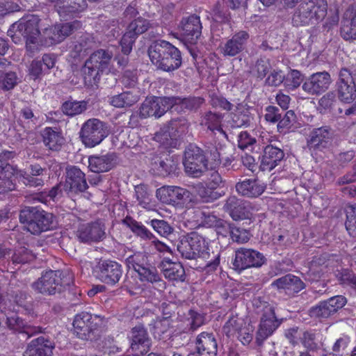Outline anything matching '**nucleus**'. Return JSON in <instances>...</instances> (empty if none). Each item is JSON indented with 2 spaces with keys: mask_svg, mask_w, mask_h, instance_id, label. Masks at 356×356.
<instances>
[{
  "mask_svg": "<svg viewBox=\"0 0 356 356\" xmlns=\"http://www.w3.org/2000/svg\"><path fill=\"white\" fill-rule=\"evenodd\" d=\"M177 250L186 259H204L207 262L205 268L208 271L216 270L220 264L219 251L211 252L205 238L195 232L181 237L177 245Z\"/></svg>",
  "mask_w": 356,
  "mask_h": 356,
  "instance_id": "nucleus-1",
  "label": "nucleus"
},
{
  "mask_svg": "<svg viewBox=\"0 0 356 356\" xmlns=\"http://www.w3.org/2000/svg\"><path fill=\"white\" fill-rule=\"evenodd\" d=\"M19 220L23 229L33 235L53 229L56 225L55 216L39 207L22 206Z\"/></svg>",
  "mask_w": 356,
  "mask_h": 356,
  "instance_id": "nucleus-2",
  "label": "nucleus"
},
{
  "mask_svg": "<svg viewBox=\"0 0 356 356\" xmlns=\"http://www.w3.org/2000/svg\"><path fill=\"white\" fill-rule=\"evenodd\" d=\"M39 21V18L35 15L23 17L10 26L7 35L15 44L22 40L25 41L26 44L44 43L43 34H40L38 29Z\"/></svg>",
  "mask_w": 356,
  "mask_h": 356,
  "instance_id": "nucleus-3",
  "label": "nucleus"
},
{
  "mask_svg": "<svg viewBox=\"0 0 356 356\" xmlns=\"http://www.w3.org/2000/svg\"><path fill=\"white\" fill-rule=\"evenodd\" d=\"M104 318L87 312L77 314L73 321L74 334L85 341H96L101 335V327Z\"/></svg>",
  "mask_w": 356,
  "mask_h": 356,
  "instance_id": "nucleus-4",
  "label": "nucleus"
},
{
  "mask_svg": "<svg viewBox=\"0 0 356 356\" xmlns=\"http://www.w3.org/2000/svg\"><path fill=\"white\" fill-rule=\"evenodd\" d=\"M70 280L66 272L50 270L42 273L40 277L33 282L31 288L43 296H52L61 293L70 284Z\"/></svg>",
  "mask_w": 356,
  "mask_h": 356,
  "instance_id": "nucleus-5",
  "label": "nucleus"
},
{
  "mask_svg": "<svg viewBox=\"0 0 356 356\" xmlns=\"http://www.w3.org/2000/svg\"><path fill=\"white\" fill-rule=\"evenodd\" d=\"M327 4L325 0H309L299 4L292 18L294 26H305L322 20L327 15Z\"/></svg>",
  "mask_w": 356,
  "mask_h": 356,
  "instance_id": "nucleus-6",
  "label": "nucleus"
},
{
  "mask_svg": "<svg viewBox=\"0 0 356 356\" xmlns=\"http://www.w3.org/2000/svg\"><path fill=\"white\" fill-rule=\"evenodd\" d=\"M148 55L157 67L165 72H172L181 65L180 51L175 46H149Z\"/></svg>",
  "mask_w": 356,
  "mask_h": 356,
  "instance_id": "nucleus-7",
  "label": "nucleus"
},
{
  "mask_svg": "<svg viewBox=\"0 0 356 356\" xmlns=\"http://www.w3.org/2000/svg\"><path fill=\"white\" fill-rule=\"evenodd\" d=\"M172 104L170 97L147 98L140 106L138 111L130 116V120L137 121L138 116L140 119L150 117L159 118L168 111L172 112Z\"/></svg>",
  "mask_w": 356,
  "mask_h": 356,
  "instance_id": "nucleus-8",
  "label": "nucleus"
},
{
  "mask_svg": "<svg viewBox=\"0 0 356 356\" xmlns=\"http://www.w3.org/2000/svg\"><path fill=\"white\" fill-rule=\"evenodd\" d=\"M183 163L186 172L193 177H200L209 169L208 161L203 150L191 144L185 150Z\"/></svg>",
  "mask_w": 356,
  "mask_h": 356,
  "instance_id": "nucleus-9",
  "label": "nucleus"
},
{
  "mask_svg": "<svg viewBox=\"0 0 356 356\" xmlns=\"http://www.w3.org/2000/svg\"><path fill=\"white\" fill-rule=\"evenodd\" d=\"M108 134V127L104 122L91 118L83 123L80 136L86 146L93 147L99 145Z\"/></svg>",
  "mask_w": 356,
  "mask_h": 356,
  "instance_id": "nucleus-10",
  "label": "nucleus"
},
{
  "mask_svg": "<svg viewBox=\"0 0 356 356\" xmlns=\"http://www.w3.org/2000/svg\"><path fill=\"white\" fill-rule=\"evenodd\" d=\"M261 308V317L256 341L261 345L280 326L281 321L276 317L274 307L270 304L261 302L260 306H257Z\"/></svg>",
  "mask_w": 356,
  "mask_h": 356,
  "instance_id": "nucleus-11",
  "label": "nucleus"
},
{
  "mask_svg": "<svg viewBox=\"0 0 356 356\" xmlns=\"http://www.w3.org/2000/svg\"><path fill=\"white\" fill-rule=\"evenodd\" d=\"M355 76L356 68L354 67L340 70L337 86L338 97L341 102L350 103L356 99Z\"/></svg>",
  "mask_w": 356,
  "mask_h": 356,
  "instance_id": "nucleus-12",
  "label": "nucleus"
},
{
  "mask_svg": "<svg viewBox=\"0 0 356 356\" xmlns=\"http://www.w3.org/2000/svg\"><path fill=\"white\" fill-rule=\"evenodd\" d=\"M266 261L263 254L253 249L240 248L235 250L233 268L238 272L250 268H259Z\"/></svg>",
  "mask_w": 356,
  "mask_h": 356,
  "instance_id": "nucleus-13",
  "label": "nucleus"
},
{
  "mask_svg": "<svg viewBox=\"0 0 356 356\" xmlns=\"http://www.w3.org/2000/svg\"><path fill=\"white\" fill-rule=\"evenodd\" d=\"M158 200L166 204H185L193 200L192 193L186 188L174 186H164L156 191Z\"/></svg>",
  "mask_w": 356,
  "mask_h": 356,
  "instance_id": "nucleus-14",
  "label": "nucleus"
},
{
  "mask_svg": "<svg viewBox=\"0 0 356 356\" xmlns=\"http://www.w3.org/2000/svg\"><path fill=\"white\" fill-rule=\"evenodd\" d=\"M122 274V266L118 262L111 260L100 261L95 270L96 278L109 286H114L118 283Z\"/></svg>",
  "mask_w": 356,
  "mask_h": 356,
  "instance_id": "nucleus-15",
  "label": "nucleus"
},
{
  "mask_svg": "<svg viewBox=\"0 0 356 356\" xmlns=\"http://www.w3.org/2000/svg\"><path fill=\"white\" fill-rule=\"evenodd\" d=\"M88 188L86 175L76 166L66 168L65 191L70 195L85 193Z\"/></svg>",
  "mask_w": 356,
  "mask_h": 356,
  "instance_id": "nucleus-16",
  "label": "nucleus"
},
{
  "mask_svg": "<svg viewBox=\"0 0 356 356\" xmlns=\"http://www.w3.org/2000/svg\"><path fill=\"white\" fill-rule=\"evenodd\" d=\"M180 27L182 31L180 41L184 44H196L202 29L200 17L191 15L187 17H183L180 22Z\"/></svg>",
  "mask_w": 356,
  "mask_h": 356,
  "instance_id": "nucleus-17",
  "label": "nucleus"
},
{
  "mask_svg": "<svg viewBox=\"0 0 356 356\" xmlns=\"http://www.w3.org/2000/svg\"><path fill=\"white\" fill-rule=\"evenodd\" d=\"M223 332L228 337L236 334L243 345L249 344L253 339L252 327L247 326L242 319L236 317L229 318L223 327Z\"/></svg>",
  "mask_w": 356,
  "mask_h": 356,
  "instance_id": "nucleus-18",
  "label": "nucleus"
},
{
  "mask_svg": "<svg viewBox=\"0 0 356 356\" xmlns=\"http://www.w3.org/2000/svg\"><path fill=\"white\" fill-rule=\"evenodd\" d=\"M80 26V22L74 21L72 23L57 24L54 26L47 28L43 31L44 43L47 44H57L62 42L69 36L74 29Z\"/></svg>",
  "mask_w": 356,
  "mask_h": 356,
  "instance_id": "nucleus-19",
  "label": "nucleus"
},
{
  "mask_svg": "<svg viewBox=\"0 0 356 356\" xmlns=\"http://www.w3.org/2000/svg\"><path fill=\"white\" fill-rule=\"evenodd\" d=\"M76 236L83 243L98 242L106 237L105 226L99 221L82 225L78 228Z\"/></svg>",
  "mask_w": 356,
  "mask_h": 356,
  "instance_id": "nucleus-20",
  "label": "nucleus"
},
{
  "mask_svg": "<svg viewBox=\"0 0 356 356\" xmlns=\"http://www.w3.org/2000/svg\"><path fill=\"white\" fill-rule=\"evenodd\" d=\"M130 348L134 355H142L147 353L151 346V339L147 330L141 325L132 328L130 335Z\"/></svg>",
  "mask_w": 356,
  "mask_h": 356,
  "instance_id": "nucleus-21",
  "label": "nucleus"
},
{
  "mask_svg": "<svg viewBox=\"0 0 356 356\" xmlns=\"http://www.w3.org/2000/svg\"><path fill=\"white\" fill-rule=\"evenodd\" d=\"M332 132L328 127L314 129L309 135L307 146L311 151H323L328 148L332 140Z\"/></svg>",
  "mask_w": 356,
  "mask_h": 356,
  "instance_id": "nucleus-22",
  "label": "nucleus"
},
{
  "mask_svg": "<svg viewBox=\"0 0 356 356\" xmlns=\"http://www.w3.org/2000/svg\"><path fill=\"white\" fill-rule=\"evenodd\" d=\"M331 81V76L328 72H316L305 80L302 88L308 94L319 95L327 90Z\"/></svg>",
  "mask_w": 356,
  "mask_h": 356,
  "instance_id": "nucleus-23",
  "label": "nucleus"
},
{
  "mask_svg": "<svg viewBox=\"0 0 356 356\" xmlns=\"http://www.w3.org/2000/svg\"><path fill=\"white\" fill-rule=\"evenodd\" d=\"M197 351L191 353L188 356H216L218 345L212 333L203 332L196 338Z\"/></svg>",
  "mask_w": 356,
  "mask_h": 356,
  "instance_id": "nucleus-24",
  "label": "nucleus"
},
{
  "mask_svg": "<svg viewBox=\"0 0 356 356\" xmlns=\"http://www.w3.org/2000/svg\"><path fill=\"white\" fill-rule=\"evenodd\" d=\"M54 347L53 341L41 336L28 344L23 356H51Z\"/></svg>",
  "mask_w": 356,
  "mask_h": 356,
  "instance_id": "nucleus-25",
  "label": "nucleus"
},
{
  "mask_svg": "<svg viewBox=\"0 0 356 356\" xmlns=\"http://www.w3.org/2000/svg\"><path fill=\"white\" fill-rule=\"evenodd\" d=\"M148 20L138 17L128 26L126 33L122 36L120 44H133L139 35L145 33L149 28Z\"/></svg>",
  "mask_w": 356,
  "mask_h": 356,
  "instance_id": "nucleus-26",
  "label": "nucleus"
},
{
  "mask_svg": "<svg viewBox=\"0 0 356 356\" xmlns=\"http://www.w3.org/2000/svg\"><path fill=\"white\" fill-rule=\"evenodd\" d=\"M284 157V153L282 149L268 145L264 149L261 168L262 170L270 171L281 163Z\"/></svg>",
  "mask_w": 356,
  "mask_h": 356,
  "instance_id": "nucleus-27",
  "label": "nucleus"
},
{
  "mask_svg": "<svg viewBox=\"0 0 356 356\" xmlns=\"http://www.w3.org/2000/svg\"><path fill=\"white\" fill-rule=\"evenodd\" d=\"M265 189L266 185L256 179H248L236 184L238 193L247 197H257L261 195Z\"/></svg>",
  "mask_w": 356,
  "mask_h": 356,
  "instance_id": "nucleus-28",
  "label": "nucleus"
},
{
  "mask_svg": "<svg viewBox=\"0 0 356 356\" xmlns=\"http://www.w3.org/2000/svg\"><path fill=\"white\" fill-rule=\"evenodd\" d=\"M164 277L171 281L184 282L186 278L185 270L179 262H173L164 258L160 264Z\"/></svg>",
  "mask_w": 356,
  "mask_h": 356,
  "instance_id": "nucleus-29",
  "label": "nucleus"
},
{
  "mask_svg": "<svg viewBox=\"0 0 356 356\" xmlns=\"http://www.w3.org/2000/svg\"><path fill=\"white\" fill-rule=\"evenodd\" d=\"M172 100V112L185 113L188 111L197 110L204 103V99L200 97L181 98L170 97Z\"/></svg>",
  "mask_w": 356,
  "mask_h": 356,
  "instance_id": "nucleus-30",
  "label": "nucleus"
},
{
  "mask_svg": "<svg viewBox=\"0 0 356 356\" xmlns=\"http://www.w3.org/2000/svg\"><path fill=\"white\" fill-rule=\"evenodd\" d=\"M271 286L278 290L293 293H298L305 287V283L300 278L292 274H287L274 280Z\"/></svg>",
  "mask_w": 356,
  "mask_h": 356,
  "instance_id": "nucleus-31",
  "label": "nucleus"
},
{
  "mask_svg": "<svg viewBox=\"0 0 356 356\" xmlns=\"http://www.w3.org/2000/svg\"><path fill=\"white\" fill-rule=\"evenodd\" d=\"M229 116L230 120L227 121V125L232 129L248 127L253 120L249 109L241 104H238Z\"/></svg>",
  "mask_w": 356,
  "mask_h": 356,
  "instance_id": "nucleus-32",
  "label": "nucleus"
},
{
  "mask_svg": "<svg viewBox=\"0 0 356 356\" xmlns=\"http://www.w3.org/2000/svg\"><path fill=\"white\" fill-rule=\"evenodd\" d=\"M224 116L225 115L220 112L212 111H205L201 115L200 124L207 127L208 130L212 132L217 131L225 135L222 124Z\"/></svg>",
  "mask_w": 356,
  "mask_h": 356,
  "instance_id": "nucleus-33",
  "label": "nucleus"
},
{
  "mask_svg": "<svg viewBox=\"0 0 356 356\" xmlns=\"http://www.w3.org/2000/svg\"><path fill=\"white\" fill-rule=\"evenodd\" d=\"M113 156L112 154L92 155L88 158V168L95 173L109 171L113 168Z\"/></svg>",
  "mask_w": 356,
  "mask_h": 356,
  "instance_id": "nucleus-34",
  "label": "nucleus"
},
{
  "mask_svg": "<svg viewBox=\"0 0 356 356\" xmlns=\"http://www.w3.org/2000/svg\"><path fill=\"white\" fill-rule=\"evenodd\" d=\"M7 324L10 329L17 331L19 334L26 335L27 338L42 332L41 327L24 325L23 321L17 316L7 318Z\"/></svg>",
  "mask_w": 356,
  "mask_h": 356,
  "instance_id": "nucleus-35",
  "label": "nucleus"
},
{
  "mask_svg": "<svg viewBox=\"0 0 356 356\" xmlns=\"http://www.w3.org/2000/svg\"><path fill=\"white\" fill-rule=\"evenodd\" d=\"M86 7V0H65L57 8V12L61 17L67 19L74 14L84 10Z\"/></svg>",
  "mask_w": 356,
  "mask_h": 356,
  "instance_id": "nucleus-36",
  "label": "nucleus"
},
{
  "mask_svg": "<svg viewBox=\"0 0 356 356\" xmlns=\"http://www.w3.org/2000/svg\"><path fill=\"white\" fill-rule=\"evenodd\" d=\"M108 103L115 108H127L135 104L139 100V96L132 91H125L120 94L108 97Z\"/></svg>",
  "mask_w": 356,
  "mask_h": 356,
  "instance_id": "nucleus-37",
  "label": "nucleus"
},
{
  "mask_svg": "<svg viewBox=\"0 0 356 356\" xmlns=\"http://www.w3.org/2000/svg\"><path fill=\"white\" fill-rule=\"evenodd\" d=\"M138 274L140 281L155 284L158 290H163L165 288V282L161 279L156 268L150 264L147 267L141 268Z\"/></svg>",
  "mask_w": 356,
  "mask_h": 356,
  "instance_id": "nucleus-38",
  "label": "nucleus"
},
{
  "mask_svg": "<svg viewBox=\"0 0 356 356\" xmlns=\"http://www.w3.org/2000/svg\"><path fill=\"white\" fill-rule=\"evenodd\" d=\"M224 209L229 213L234 220L246 218L245 207L242 200L235 196H231L227 200L224 205Z\"/></svg>",
  "mask_w": 356,
  "mask_h": 356,
  "instance_id": "nucleus-39",
  "label": "nucleus"
},
{
  "mask_svg": "<svg viewBox=\"0 0 356 356\" xmlns=\"http://www.w3.org/2000/svg\"><path fill=\"white\" fill-rule=\"evenodd\" d=\"M177 137L176 129L170 125H167L161 128L155 134L154 139L165 147H170L176 145Z\"/></svg>",
  "mask_w": 356,
  "mask_h": 356,
  "instance_id": "nucleus-40",
  "label": "nucleus"
},
{
  "mask_svg": "<svg viewBox=\"0 0 356 356\" xmlns=\"http://www.w3.org/2000/svg\"><path fill=\"white\" fill-rule=\"evenodd\" d=\"M122 222L124 225H127L135 235L143 240H152L155 238L154 235L145 225L130 216H127L122 220Z\"/></svg>",
  "mask_w": 356,
  "mask_h": 356,
  "instance_id": "nucleus-41",
  "label": "nucleus"
},
{
  "mask_svg": "<svg viewBox=\"0 0 356 356\" xmlns=\"http://www.w3.org/2000/svg\"><path fill=\"white\" fill-rule=\"evenodd\" d=\"M43 142L51 150H58L63 143V138L51 127H47L42 133Z\"/></svg>",
  "mask_w": 356,
  "mask_h": 356,
  "instance_id": "nucleus-42",
  "label": "nucleus"
},
{
  "mask_svg": "<svg viewBox=\"0 0 356 356\" xmlns=\"http://www.w3.org/2000/svg\"><path fill=\"white\" fill-rule=\"evenodd\" d=\"M112 54L104 49H99L91 54L87 60L88 63H92L104 72L108 69L109 63L112 58Z\"/></svg>",
  "mask_w": 356,
  "mask_h": 356,
  "instance_id": "nucleus-43",
  "label": "nucleus"
},
{
  "mask_svg": "<svg viewBox=\"0 0 356 356\" xmlns=\"http://www.w3.org/2000/svg\"><path fill=\"white\" fill-rule=\"evenodd\" d=\"M88 107V102L69 100L62 105V111L64 114L73 117L83 113Z\"/></svg>",
  "mask_w": 356,
  "mask_h": 356,
  "instance_id": "nucleus-44",
  "label": "nucleus"
},
{
  "mask_svg": "<svg viewBox=\"0 0 356 356\" xmlns=\"http://www.w3.org/2000/svg\"><path fill=\"white\" fill-rule=\"evenodd\" d=\"M126 262L129 268H132L137 273L149 264L148 256L145 252H136L129 256Z\"/></svg>",
  "mask_w": 356,
  "mask_h": 356,
  "instance_id": "nucleus-45",
  "label": "nucleus"
},
{
  "mask_svg": "<svg viewBox=\"0 0 356 356\" xmlns=\"http://www.w3.org/2000/svg\"><path fill=\"white\" fill-rule=\"evenodd\" d=\"M152 229L161 236L167 238L175 231L172 224L168 221L160 219H152L149 222Z\"/></svg>",
  "mask_w": 356,
  "mask_h": 356,
  "instance_id": "nucleus-46",
  "label": "nucleus"
},
{
  "mask_svg": "<svg viewBox=\"0 0 356 356\" xmlns=\"http://www.w3.org/2000/svg\"><path fill=\"white\" fill-rule=\"evenodd\" d=\"M14 176L21 179L22 183L29 187L42 186L44 183V177L30 175L26 171L19 170L17 168Z\"/></svg>",
  "mask_w": 356,
  "mask_h": 356,
  "instance_id": "nucleus-47",
  "label": "nucleus"
},
{
  "mask_svg": "<svg viewBox=\"0 0 356 356\" xmlns=\"http://www.w3.org/2000/svg\"><path fill=\"white\" fill-rule=\"evenodd\" d=\"M332 309L327 299L320 302L318 305L312 307L310 309V316L318 318H327L334 314Z\"/></svg>",
  "mask_w": 356,
  "mask_h": 356,
  "instance_id": "nucleus-48",
  "label": "nucleus"
},
{
  "mask_svg": "<svg viewBox=\"0 0 356 356\" xmlns=\"http://www.w3.org/2000/svg\"><path fill=\"white\" fill-rule=\"evenodd\" d=\"M35 257V256L32 251L23 247L15 251L11 261L15 265H22L33 261Z\"/></svg>",
  "mask_w": 356,
  "mask_h": 356,
  "instance_id": "nucleus-49",
  "label": "nucleus"
},
{
  "mask_svg": "<svg viewBox=\"0 0 356 356\" xmlns=\"http://www.w3.org/2000/svg\"><path fill=\"white\" fill-rule=\"evenodd\" d=\"M302 74L297 70H290L285 75L284 86L289 90H294L298 88L303 81Z\"/></svg>",
  "mask_w": 356,
  "mask_h": 356,
  "instance_id": "nucleus-50",
  "label": "nucleus"
},
{
  "mask_svg": "<svg viewBox=\"0 0 356 356\" xmlns=\"http://www.w3.org/2000/svg\"><path fill=\"white\" fill-rule=\"evenodd\" d=\"M19 82V78L15 72L8 70V68L0 79V88L3 90L13 89Z\"/></svg>",
  "mask_w": 356,
  "mask_h": 356,
  "instance_id": "nucleus-51",
  "label": "nucleus"
},
{
  "mask_svg": "<svg viewBox=\"0 0 356 356\" xmlns=\"http://www.w3.org/2000/svg\"><path fill=\"white\" fill-rule=\"evenodd\" d=\"M229 233L232 240L237 243H245L250 239L249 232L243 228H241L234 224L229 225Z\"/></svg>",
  "mask_w": 356,
  "mask_h": 356,
  "instance_id": "nucleus-52",
  "label": "nucleus"
},
{
  "mask_svg": "<svg viewBox=\"0 0 356 356\" xmlns=\"http://www.w3.org/2000/svg\"><path fill=\"white\" fill-rule=\"evenodd\" d=\"M270 69L271 65L269 60L266 58H260L257 60L255 64L251 68V73L257 78L262 79L266 76Z\"/></svg>",
  "mask_w": 356,
  "mask_h": 356,
  "instance_id": "nucleus-53",
  "label": "nucleus"
},
{
  "mask_svg": "<svg viewBox=\"0 0 356 356\" xmlns=\"http://www.w3.org/2000/svg\"><path fill=\"white\" fill-rule=\"evenodd\" d=\"M186 318L188 322L187 325H189L188 330L191 332L195 331L204 323V316L193 309L188 311Z\"/></svg>",
  "mask_w": 356,
  "mask_h": 356,
  "instance_id": "nucleus-54",
  "label": "nucleus"
},
{
  "mask_svg": "<svg viewBox=\"0 0 356 356\" xmlns=\"http://www.w3.org/2000/svg\"><path fill=\"white\" fill-rule=\"evenodd\" d=\"M296 116L294 111L289 110L284 111L282 114V118L277 124V129L280 133L285 132V130L289 129L296 122Z\"/></svg>",
  "mask_w": 356,
  "mask_h": 356,
  "instance_id": "nucleus-55",
  "label": "nucleus"
},
{
  "mask_svg": "<svg viewBox=\"0 0 356 356\" xmlns=\"http://www.w3.org/2000/svg\"><path fill=\"white\" fill-rule=\"evenodd\" d=\"M340 261L339 256L334 254L324 253L313 260V265L333 267Z\"/></svg>",
  "mask_w": 356,
  "mask_h": 356,
  "instance_id": "nucleus-56",
  "label": "nucleus"
},
{
  "mask_svg": "<svg viewBox=\"0 0 356 356\" xmlns=\"http://www.w3.org/2000/svg\"><path fill=\"white\" fill-rule=\"evenodd\" d=\"M341 24H343L344 31H348V24L356 27V5L350 6L344 12L341 20Z\"/></svg>",
  "mask_w": 356,
  "mask_h": 356,
  "instance_id": "nucleus-57",
  "label": "nucleus"
},
{
  "mask_svg": "<svg viewBox=\"0 0 356 356\" xmlns=\"http://www.w3.org/2000/svg\"><path fill=\"white\" fill-rule=\"evenodd\" d=\"M300 341L309 350H316L319 347V341L316 334L311 332H303Z\"/></svg>",
  "mask_w": 356,
  "mask_h": 356,
  "instance_id": "nucleus-58",
  "label": "nucleus"
},
{
  "mask_svg": "<svg viewBox=\"0 0 356 356\" xmlns=\"http://www.w3.org/2000/svg\"><path fill=\"white\" fill-rule=\"evenodd\" d=\"M104 71L97 67H95L92 63H88L86 60L84 66V73L86 79H88L90 83H97L99 81L100 73Z\"/></svg>",
  "mask_w": 356,
  "mask_h": 356,
  "instance_id": "nucleus-59",
  "label": "nucleus"
},
{
  "mask_svg": "<svg viewBox=\"0 0 356 356\" xmlns=\"http://www.w3.org/2000/svg\"><path fill=\"white\" fill-rule=\"evenodd\" d=\"M338 280L343 284L352 287L356 292V274L348 269H343L337 275Z\"/></svg>",
  "mask_w": 356,
  "mask_h": 356,
  "instance_id": "nucleus-60",
  "label": "nucleus"
},
{
  "mask_svg": "<svg viewBox=\"0 0 356 356\" xmlns=\"http://www.w3.org/2000/svg\"><path fill=\"white\" fill-rule=\"evenodd\" d=\"M210 104L213 108H220L227 111H230L233 108V104L230 103L222 96L212 94L210 95Z\"/></svg>",
  "mask_w": 356,
  "mask_h": 356,
  "instance_id": "nucleus-61",
  "label": "nucleus"
},
{
  "mask_svg": "<svg viewBox=\"0 0 356 356\" xmlns=\"http://www.w3.org/2000/svg\"><path fill=\"white\" fill-rule=\"evenodd\" d=\"M346 227L350 235L356 237V206L353 207L347 214Z\"/></svg>",
  "mask_w": 356,
  "mask_h": 356,
  "instance_id": "nucleus-62",
  "label": "nucleus"
},
{
  "mask_svg": "<svg viewBox=\"0 0 356 356\" xmlns=\"http://www.w3.org/2000/svg\"><path fill=\"white\" fill-rule=\"evenodd\" d=\"M265 119L266 121L275 123L279 122L282 118L284 111L280 110L279 108L273 106H269L266 108Z\"/></svg>",
  "mask_w": 356,
  "mask_h": 356,
  "instance_id": "nucleus-63",
  "label": "nucleus"
},
{
  "mask_svg": "<svg viewBox=\"0 0 356 356\" xmlns=\"http://www.w3.org/2000/svg\"><path fill=\"white\" fill-rule=\"evenodd\" d=\"M43 70L42 61L33 60L29 67V76L32 79L36 80L41 77Z\"/></svg>",
  "mask_w": 356,
  "mask_h": 356,
  "instance_id": "nucleus-64",
  "label": "nucleus"
}]
</instances>
